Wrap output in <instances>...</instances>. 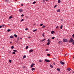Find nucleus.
Instances as JSON below:
<instances>
[{"mask_svg":"<svg viewBox=\"0 0 74 74\" xmlns=\"http://www.w3.org/2000/svg\"><path fill=\"white\" fill-rule=\"evenodd\" d=\"M10 44H11V43H12V42H11V41H10Z\"/></svg>","mask_w":74,"mask_h":74,"instance_id":"56","label":"nucleus"},{"mask_svg":"<svg viewBox=\"0 0 74 74\" xmlns=\"http://www.w3.org/2000/svg\"><path fill=\"white\" fill-rule=\"evenodd\" d=\"M4 47H2V49H4Z\"/></svg>","mask_w":74,"mask_h":74,"instance_id":"63","label":"nucleus"},{"mask_svg":"<svg viewBox=\"0 0 74 74\" xmlns=\"http://www.w3.org/2000/svg\"><path fill=\"white\" fill-rule=\"evenodd\" d=\"M40 26H43V24L42 23L40 24Z\"/></svg>","mask_w":74,"mask_h":74,"instance_id":"35","label":"nucleus"},{"mask_svg":"<svg viewBox=\"0 0 74 74\" xmlns=\"http://www.w3.org/2000/svg\"><path fill=\"white\" fill-rule=\"evenodd\" d=\"M19 37L18 36L17 38V41H19Z\"/></svg>","mask_w":74,"mask_h":74,"instance_id":"14","label":"nucleus"},{"mask_svg":"<svg viewBox=\"0 0 74 74\" xmlns=\"http://www.w3.org/2000/svg\"><path fill=\"white\" fill-rule=\"evenodd\" d=\"M48 42H51V41H50V39H49L47 40Z\"/></svg>","mask_w":74,"mask_h":74,"instance_id":"18","label":"nucleus"},{"mask_svg":"<svg viewBox=\"0 0 74 74\" xmlns=\"http://www.w3.org/2000/svg\"><path fill=\"white\" fill-rule=\"evenodd\" d=\"M58 43H59V44H61V45H63V43L62 41H60L58 42Z\"/></svg>","mask_w":74,"mask_h":74,"instance_id":"3","label":"nucleus"},{"mask_svg":"<svg viewBox=\"0 0 74 74\" xmlns=\"http://www.w3.org/2000/svg\"><path fill=\"white\" fill-rule=\"evenodd\" d=\"M67 70H68V71H70V70H71V69L70 68H68L67 69Z\"/></svg>","mask_w":74,"mask_h":74,"instance_id":"20","label":"nucleus"},{"mask_svg":"<svg viewBox=\"0 0 74 74\" xmlns=\"http://www.w3.org/2000/svg\"><path fill=\"white\" fill-rule=\"evenodd\" d=\"M57 71H60V69L59 68L57 69Z\"/></svg>","mask_w":74,"mask_h":74,"instance_id":"24","label":"nucleus"},{"mask_svg":"<svg viewBox=\"0 0 74 74\" xmlns=\"http://www.w3.org/2000/svg\"><path fill=\"white\" fill-rule=\"evenodd\" d=\"M23 68H25V69H26V67H25V66H23Z\"/></svg>","mask_w":74,"mask_h":74,"instance_id":"45","label":"nucleus"},{"mask_svg":"<svg viewBox=\"0 0 74 74\" xmlns=\"http://www.w3.org/2000/svg\"><path fill=\"white\" fill-rule=\"evenodd\" d=\"M58 28V26H57V27H56V28Z\"/></svg>","mask_w":74,"mask_h":74,"instance_id":"54","label":"nucleus"},{"mask_svg":"<svg viewBox=\"0 0 74 74\" xmlns=\"http://www.w3.org/2000/svg\"><path fill=\"white\" fill-rule=\"evenodd\" d=\"M58 3H60L61 2V1L60 0H58Z\"/></svg>","mask_w":74,"mask_h":74,"instance_id":"17","label":"nucleus"},{"mask_svg":"<svg viewBox=\"0 0 74 74\" xmlns=\"http://www.w3.org/2000/svg\"><path fill=\"white\" fill-rule=\"evenodd\" d=\"M46 51H49V50H48V49H46Z\"/></svg>","mask_w":74,"mask_h":74,"instance_id":"44","label":"nucleus"},{"mask_svg":"<svg viewBox=\"0 0 74 74\" xmlns=\"http://www.w3.org/2000/svg\"><path fill=\"white\" fill-rule=\"evenodd\" d=\"M37 29H34L33 31V32H36V31H37Z\"/></svg>","mask_w":74,"mask_h":74,"instance_id":"19","label":"nucleus"},{"mask_svg":"<svg viewBox=\"0 0 74 74\" xmlns=\"http://www.w3.org/2000/svg\"><path fill=\"white\" fill-rule=\"evenodd\" d=\"M5 1L6 2V3H8L9 1V0H5Z\"/></svg>","mask_w":74,"mask_h":74,"instance_id":"10","label":"nucleus"},{"mask_svg":"<svg viewBox=\"0 0 74 74\" xmlns=\"http://www.w3.org/2000/svg\"><path fill=\"white\" fill-rule=\"evenodd\" d=\"M33 49H31V50H30L29 51V52H30V53H31L32 52H33Z\"/></svg>","mask_w":74,"mask_h":74,"instance_id":"11","label":"nucleus"},{"mask_svg":"<svg viewBox=\"0 0 74 74\" xmlns=\"http://www.w3.org/2000/svg\"><path fill=\"white\" fill-rule=\"evenodd\" d=\"M73 42L72 44L73 45H74V42Z\"/></svg>","mask_w":74,"mask_h":74,"instance_id":"58","label":"nucleus"},{"mask_svg":"<svg viewBox=\"0 0 74 74\" xmlns=\"http://www.w3.org/2000/svg\"><path fill=\"white\" fill-rule=\"evenodd\" d=\"M14 36L15 37H18V35L16 34H15L14 35Z\"/></svg>","mask_w":74,"mask_h":74,"instance_id":"9","label":"nucleus"},{"mask_svg":"<svg viewBox=\"0 0 74 74\" xmlns=\"http://www.w3.org/2000/svg\"><path fill=\"white\" fill-rule=\"evenodd\" d=\"M50 67H51V68H53V66L51 64H50Z\"/></svg>","mask_w":74,"mask_h":74,"instance_id":"27","label":"nucleus"},{"mask_svg":"<svg viewBox=\"0 0 74 74\" xmlns=\"http://www.w3.org/2000/svg\"><path fill=\"white\" fill-rule=\"evenodd\" d=\"M55 37H53L51 38V39H52V40H53L54 39H55Z\"/></svg>","mask_w":74,"mask_h":74,"instance_id":"29","label":"nucleus"},{"mask_svg":"<svg viewBox=\"0 0 74 74\" xmlns=\"http://www.w3.org/2000/svg\"><path fill=\"white\" fill-rule=\"evenodd\" d=\"M45 61L46 62H47V63H49V62H50V60H49L45 59Z\"/></svg>","mask_w":74,"mask_h":74,"instance_id":"2","label":"nucleus"},{"mask_svg":"<svg viewBox=\"0 0 74 74\" xmlns=\"http://www.w3.org/2000/svg\"><path fill=\"white\" fill-rule=\"evenodd\" d=\"M11 18H12V16H10L9 17V19H11Z\"/></svg>","mask_w":74,"mask_h":74,"instance_id":"38","label":"nucleus"},{"mask_svg":"<svg viewBox=\"0 0 74 74\" xmlns=\"http://www.w3.org/2000/svg\"><path fill=\"white\" fill-rule=\"evenodd\" d=\"M24 21V19H22L21 20V22H22V21Z\"/></svg>","mask_w":74,"mask_h":74,"instance_id":"40","label":"nucleus"},{"mask_svg":"<svg viewBox=\"0 0 74 74\" xmlns=\"http://www.w3.org/2000/svg\"><path fill=\"white\" fill-rule=\"evenodd\" d=\"M47 55L48 56H51V54H48Z\"/></svg>","mask_w":74,"mask_h":74,"instance_id":"31","label":"nucleus"},{"mask_svg":"<svg viewBox=\"0 0 74 74\" xmlns=\"http://www.w3.org/2000/svg\"><path fill=\"white\" fill-rule=\"evenodd\" d=\"M72 37H73V38H74V34H73L72 35Z\"/></svg>","mask_w":74,"mask_h":74,"instance_id":"48","label":"nucleus"},{"mask_svg":"<svg viewBox=\"0 0 74 74\" xmlns=\"http://www.w3.org/2000/svg\"><path fill=\"white\" fill-rule=\"evenodd\" d=\"M9 62L10 63H12V60H9Z\"/></svg>","mask_w":74,"mask_h":74,"instance_id":"30","label":"nucleus"},{"mask_svg":"<svg viewBox=\"0 0 74 74\" xmlns=\"http://www.w3.org/2000/svg\"><path fill=\"white\" fill-rule=\"evenodd\" d=\"M60 63L61 64H62V65L64 64V62H62V61H60Z\"/></svg>","mask_w":74,"mask_h":74,"instance_id":"5","label":"nucleus"},{"mask_svg":"<svg viewBox=\"0 0 74 74\" xmlns=\"http://www.w3.org/2000/svg\"><path fill=\"white\" fill-rule=\"evenodd\" d=\"M2 27H4V26H5V25H2Z\"/></svg>","mask_w":74,"mask_h":74,"instance_id":"49","label":"nucleus"},{"mask_svg":"<svg viewBox=\"0 0 74 74\" xmlns=\"http://www.w3.org/2000/svg\"><path fill=\"white\" fill-rule=\"evenodd\" d=\"M21 6H23V4H21Z\"/></svg>","mask_w":74,"mask_h":74,"instance_id":"53","label":"nucleus"},{"mask_svg":"<svg viewBox=\"0 0 74 74\" xmlns=\"http://www.w3.org/2000/svg\"><path fill=\"white\" fill-rule=\"evenodd\" d=\"M57 12H60V9H58L57 10Z\"/></svg>","mask_w":74,"mask_h":74,"instance_id":"8","label":"nucleus"},{"mask_svg":"<svg viewBox=\"0 0 74 74\" xmlns=\"http://www.w3.org/2000/svg\"><path fill=\"white\" fill-rule=\"evenodd\" d=\"M19 11L20 12H23V10H22V9H20L19 10Z\"/></svg>","mask_w":74,"mask_h":74,"instance_id":"6","label":"nucleus"},{"mask_svg":"<svg viewBox=\"0 0 74 74\" xmlns=\"http://www.w3.org/2000/svg\"><path fill=\"white\" fill-rule=\"evenodd\" d=\"M46 39H43L42 40V41H45V40Z\"/></svg>","mask_w":74,"mask_h":74,"instance_id":"36","label":"nucleus"},{"mask_svg":"<svg viewBox=\"0 0 74 74\" xmlns=\"http://www.w3.org/2000/svg\"><path fill=\"white\" fill-rule=\"evenodd\" d=\"M13 51H14L15 52H17V50H13Z\"/></svg>","mask_w":74,"mask_h":74,"instance_id":"21","label":"nucleus"},{"mask_svg":"<svg viewBox=\"0 0 74 74\" xmlns=\"http://www.w3.org/2000/svg\"><path fill=\"white\" fill-rule=\"evenodd\" d=\"M63 42H67L69 41V40L66 39H63Z\"/></svg>","mask_w":74,"mask_h":74,"instance_id":"1","label":"nucleus"},{"mask_svg":"<svg viewBox=\"0 0 74 74\" xmlns=\"http://www.w3.org/2000/svg\"><path fill=\"white\" fill-rule=\"evenodd\" d=\"M31 38V37H28V38Z\"/></svg>","mask_w":74,"mask_h":74,"instance_id":"57","label":"nucleus"},{"mask_svg":"<svg viewBox=\"0 0 74 74\" xmlns=\"http://www.w3.org/2000/svg\"><path fill=\"white\" fill-rule=\"evenodd\" d=\"M23 16H24V15H23V14H22L21 15V16H22V17H23Z\"/></svg>","mask_w":74,"mask_h":74,"instance_id":"46","label":"nucleus"},{"mask_svg":"<svg viewBox=\"0 0 74 74\" xmlns=\"http://www.w3.org/2000/svg\"><path fill=\"white\" fill-rule=\"evenodd\" d=\"M70 40L71 41V42H74V40H73V39L71 38H70Z\"/></svg>","mask_w":74,"mask_h":74,"instance_id":"4","label":"nucleus"},{"mask_svg":"<svg viewBox=\"0 0 74 74\" xmlns=\"http://www.w3.org/2000/svg\"><path fill=\"white\" fill-rule=\"evenodd\" d=\"M36 25V24H34L33 25V26H34V25Z\"/></svg>","mask_w":74,"mask_h":74,"instance_id":"62","label":"nucleus"},{"mask_svg":"<svg viewBox=\"0 0 74 74\" xmlns=\"http://www.w3.org/2000/svg\"><path fill=\"white\" fill-rule=\"evenodd\" d=\"M45 34L44 33H43L42 34V36H43V37H44V35Z\"/></svg>","mask_w":74,"mask_h":74,"instance_id":"34","label":"nucleus"},{"mask_svg":"<svg viewBox=\"0 0 74 74\" xmlns=\"http://www.w3.org/2000/svg\"><path fill=\"white\" fill-rule=\"evenodd\" d=\"M43 2L44 3H45V0H43Z\"/></svg>","mask_w":74,"mask_h":74,"instance_id":"50","label":"nucleus"},{"mask_svg":"<svg viewBox=\"0 0 74 74\" xmlns=\"http://www.w3.org/2000/svg\"><path fill=\"white\" fill-rule=\"evenodd\" d=\"M69 43H71V40H70V41H69Z\"/></svg>","mask_w":74,"mask_h":74,"instance_id":"52","label":"nucleus"},{"mask_svg":"<svg viewBox=\"0 0 74 74\" xmlns=\"http://www.w3.org/2000/svg\"><path fill=\"white\" fill-rule=\"evenodd\" d=\"M50 44V42H48L47 43V45H49Z\"/></svg>","mask_w":74,"mask_h":74,"instance_id":"15","label":"nucleus"},{"mask_svg":"<svg viewBox=\"0 0 74 74\" xmlns=\"http://www.w3.org/2000/svg\"><path fill=\"white\" fill-rule=\"evenodd\" d=\"M44 27H45V26L44 25L42 26V28H44Z\"/></svg>","mask_w":74,"mask_h":74,"instance_id":"39","label":"nucleus"},{"mask_svg":"<svg viewBox=\"0 0 74 74\" xmlns=\"http://www.w3.org/2000/svg\"><path fill=\"white\" fill-rule=\"evenodd\" d=\"M62 27H63V26H62V25H61V26H60V29H62Z\"/></svg>","mask_w":74,"mask_h":74,"instance_id":"28","label":"nucleus"},{"mask_svg":"<svg viewBox=\"0 0 74 74\" xmlns=\"http://www.w3.org/2000/svg\"><path fill=\"white\" fill-rule=\"evenodd\" d=\"M14 37L13 36H10V38H14Z\"/></svg>","mask_w":74,"mask_h":74,"instance_id":"12","label":"nucleus"},{"mask_svg":"<svg viewBox=\"0 0 74 74\" xmlns=\"http://www.w3.org/2000/svg\"><path fill=\"white\" fill-rule=\"evenodd\" d=\"M22 38H20V40H22Z\"/></svg>","mask_w":74,"mask_h":74,"instance_id":"59","label":"nucleus"},{"mask_svg":"<svg viewBox=\"0 0 74 74\" xmlns=\"http://www.w3.org/2000/svg\"><path fill=\"white\" fill-rule=\"evenodd\" d=\"M25 30H28V28H26V29H25Z\"/></svg>","mask_w":74,"mask_h":74,"instance_id":"47","label":"nucleus"},{"mask_svg":"<svg viewBox=\"0 0 74 74\" xmlns=\"http://www.w3.org/2000/svg\"><path fill=\"white\" fill-rule=\"evenodd\" d=\"M28 48H29V47L28 46H26V48H25L26 49H27Z\"/></svg>","mask_w":74,"mask_h":74,"instance_id":"26","label":"nucleus"},{"mask_svg":"<svg viewBox=\"0 0 74 74\" xmlns=\"http://www.w3.org/2000/svg\"><path fill=\"white\" fill-rule=\"evenodd\" d=\"M12 54H14V55H15V52H13L12 53Z\"/></svg>","mask_w":74,"mask_h":74,"instance_id":"33","label":"nucleus"},{"mask_svg":"<svg viewBox=\"0 0 74 74\" xmlns=\"http://www.w3.org/2000/svg\"><path fill=\"white\" fill-rule=\"evenodd\" d=\"M61 21H63V19H61Z\"/></svg>","mask_w":74,"mask_h":74,"instance_id":"64","label":"nucleus"},{"mask_svg":"<svg viewBox=\"0 0 74 74\" xmlns=\"http://www.w3.org/2000/svg\"><path fill=\"white\" fill-rule=\"evenodd\" d=\"M10 31H11V30H10V29H8L7 30V32H10Z\"/></svg>","mask_w":74,"mask_h":74,"instance_id":"25","label":"nucleus"},{"mask_svg":"<svg viewBox=\"0 0 74 74\" xmlns=\"http://www.w3.org/2000/svg\"><path fill=\"white\" fill-rule=\"evenodd\" d=\"M34 70H35V68H33L32 69V71H34Z\"/></svg>","mask_w":74,"mask_h":74,"instance_id":"16","label":"nucleus"},{"mask_svg":"<svg viewBox=\"0 0 74 74\" xmlns=\"http://www.w3.org/2000/svg\"><path fill=\"white\" fill-rule=\"evenodd\" d=\"M56 7H57V5H56L54 6V8H56Z\"/></svg>","mask_w":74,"mask_h":74,"instance_id":"41","label":"nucleus"},{"mask_svg":"<svg viewBox=\"0 0 74 74\" xmlns=\"http://www.w3.org/2000/svg\"><path fill=\"white\" fill-rule=\"evenodd\" d=\"M36 1H34L32 3V4H36Z\"/></svg>","mask_w":74,"mask_h":74,"instance_id":"32","label":"nucleus"},{"mask_svg":"<svg viewBox=\"0 0 74 74\" xmlns=\"http://www.w3.org/2000/svg\"><path fill=\"white\" fill-rule=\"evenodd\" d=\"M3 27V26L2 25H0V28H1Z\"/></svg>","mask_w":74,"mask_h":74,"instance_id":"42","label":"nucleus"},{"mask_svg":"<svg viewBox=\"0 0 74 74\" xmlns=\"http://www.w3.org/2000/svg\"><path fill=\"white\" fill-rule=\"evenodd\" d=\"M53 64H54V65H55V63L53 62Z\"/></svg>","mask_w":74,"mask_h":74,"instance_id":"55","label":"nucleus"},{"mask_svg":"<svg viewBox=\"0 0 74 74\" xmlns=\"http://www.w3.org/2000/svg\"><path fill=\"white\" fill-rule=\"evenodd\" d=\"M14 46H12L11 47V49H14Z\"/></svg>","mask_w":74,"mask_h":74,"instance_id":"23","label":"nucleus"},{"mask_svg":"<svg viewBox=\"0 0 74 74\" xmlns=\"http://www.w3.org/2000/svg\"><path fill=\"white\" fill-rule=\"evenodd\" d=\"M56 59L55 58H53V59Z\"/></svg>","mask_w":74,"mask_h":74,"instance_id":"61","label":"nucleus"},{"mask_svg":"<svg viewBox=\"0 0 74 74\" xmlns=\"http://www.w3.org/2000/svg\"><path fill=\"white\" fill-rule=\"evenodd\" d=\"M49 1V0H46V1Z\"/></svg>","mask_w":74,"mask_h":74,"instance_id":"60","label":"nucleus"},{"mask_svg":"<svg viewBox=\"0 0 74 74\" xmlns=\"http://www.w3.org/2000/svg\"><path fill=\"white\" fill-rule=\"evenodd\" d=\"M26 56L25 55L23 56V59H25V58H26Z\"/></svg>","mask_w":74,"mask_h":74,"instance_id":"13","label":"nucleus"},{"mask_svg":"<svg viewBox=\"0 0 74 74\" xmlns=\"http://www.w3.org/2000/svg\"><path fill=\"white\" fill-rule=\"evenodd\" d=\"M33 65H32V64L31 65V66H30V67L31 68H32V67H33Z\"/></svg>","mask_w":74,"mask_h":74,"instance_id":"37","label":"nucleus"},{"mask_svg":"<svg viewBox=\"0 0 74 74\" xmlns=\"http://www.w3.org/2000/svg\"><path fill=\"white\" fill-rule=\"evenodd\" d=\"M51 34H53V33H55V32L53 31H51Z\"/></svg>","mask_w":74,"mask_h":74,"instance_id":"7","label":"nucleus"},{"mask_svg":"<svg viewBox=\"0 0 74 74\" xmlns=\"http://www.w3.org/2000/svg\"><path fill=\"white\" fill-rule=\"evenodd\" d=\"M42 60H40L39 62L40 63L41 62H42Z\"/></svg>","mask_w":74,"mask_h":74,"instance_id":"22","label":"nucleus"},{"mask_svg":"<svg viewBox=\"0 0 74 74\" xmlns=\"http://www.w3.org/2000/svg\"><path fill=\"white\" fill-rule=\"evenodd\" d=\"M67 55V53H66L65 54V56H66V55Z\"/></svg>","mask_w":74,"mask_h":74,"instance_id":"51","label":"nucleus"},{"mask_svg":"<svg viewBox=\"0 0 74 74\" xmlns=\"http://www.w3.org/2000/svg\"><path fill=\"white\" fill-rule=\"evenodd\" d=\"M32 65L33 66H34V65H35V64H34V63H32Z\"/></svg>","mask_w":74,"mask_h":74,"instance_id":"43","label":"nucleus"}]
</instances>
